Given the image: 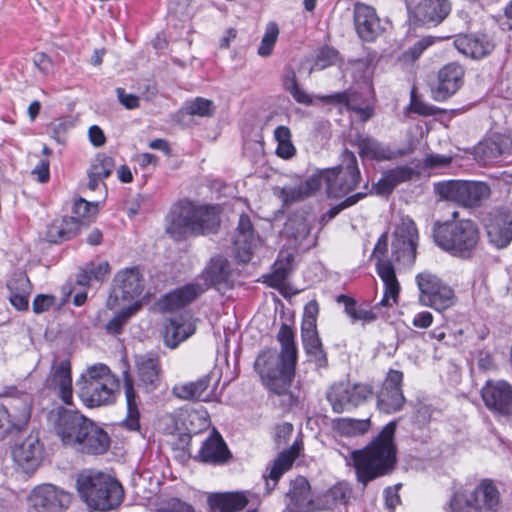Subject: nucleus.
<instances>
[{
  "mask_svg": "<svg viewBox=\"0 0 512 512\" xmlns=\"http://www.w3.org/2000/svg\"><path fill=\"white\" fill-rule=\"evenodd\" d=\"M433 236L435 243L444 251L468 259L478 246L480 231L473 220L461 219L435 224Z\"/></svg>",
  "mask_w": 512,
  "mask_h": 512,
  "instance_id": "6",
  "label": "nucleus"
},
{
  "mask_svg": "<svg viewBox=\"0 0 512 512\" xmlns=\"http://www.w3.org/2000/svg\"><path fill=\"white\" fill-rule=\"evenodd\" d=\"M138 380L147 391L154 390L160 381V363L155 354L139 355L135 359Z\"/></svg>",
  "mask_w": 512,
  "mask_h": 512,
  "instance_id": "30",
  "label": "nucleus"
},
{
  "mask_svg": "<svg viewBox=\"0 0 512 512\" xmlns=\"http://www.w3.org/2000/svg\"><path fill=\"white\" fill-rule=\"evenodd\" d=\"M31 416V397L21 393L14 398L10 407L0 404V439L14 431H20L28 423Z\"/></svg>",
  "mask_w": 512,
  "mask_h": 512,
  "instance_id": "15",
  "label": "nucleus"
},
{
  "mask_svg": "<svg viewBox=\"0 0 512 512\" xmlns=\"http://www.w3.org/2000/svg\"><path fill=\"white\" fill-rule=\"evenodd\" d=\"M140 307L141 304L139 302H134L127 308L122 309L106 324V331L110 334H119L124 324L140 309Z\"/></svg>",
  "mask_w": 512,
  "mask_h": 512,
  "instance_id": "49",
  "label": "nucleus"
},
{
  "mask_svg": "<svg viewBox=\"0 0 512 512\" xmlns=\"http://www.w3.org/2000/svg\"><path fill=\"white\" fill-rule=\"evenodd\" d=\"M123 382L127 404V416L123 420V425L129 430L136 431L140 427L138 401L133 386V379L127 371L124 372Z\"/></svg>",
  "mask_w": 512,
  "mask_h": 512,
  "instance_id": "39",
  "label": "nucleus"
},
{
  "mask_svg": "<svg viewBox=\"0 0 512 512\" xmlns=\"http://www.w3.org/2000/svg\"><path fill=\"white\" fill-rule=\"evenodd\" d=\"M117 97L119 102L126 108V109H136L139 107L140 101L139 97L134 94H128L126 93L124 88H117L116 89Z\"/></svg>",
  "mask_w": 512,
  "mask_h": 512,
  "instance_id": "60",
  "label": "nucleus"
},
{
  "mask_svg": "<svg viewBox=\"0 0 512 512\" xmlns=\"http://www.w3.org/2000/svg\"><path fill=\"white\" fill-rule=\"evenodd\" d=\"M385 174L396 187L400 183L410 180L414 174V171L411 167L408 166H398L394 169L386 171Z\"/></svg>",
  "mask_w": 512,
  "mask_h": 512,
  "instance_id": "55",
  "label": "nucleus"
},
{
  "mask_svg": "<svg viewBox=\"0 0 512 512\" xmlns=\"http://www.w3.org/2000/svg\"><path fill=\"white\" fill-rule=\"evenodd\" d=\"M507 148V140L500 134H492L480 141L474 148L475 156L487 163L504 153Z\"/></svg>",
  "mask_w": 512,
  "mask_h": 512,
  "instance_id": "40",
  "label": "nucleus"
},
{
  "mask_svg": "<svg viewBox=\"0 0 512 512\" xmlns=\"http://www.w3.org/2000/svg\"><path fill=\"white\" fill-rule=\"evenodd\" d=\"M488 409L501 415H512V386L504 381H487L481 390Z\"/></svg>",
  "mask_w": 512,
  "mask_h": 512,
  "instance_id": "18",
  "label": "nucleus"
},
{
  "mask_svg": "<svg viewBox=\"0 0 512 512\" xmlns=\"http://www.w3.org/2000/svg\"><path fill=\"white\" fill-rule=\"evenodd\" d=\"M454 46L460 53L473 59H481L494 49V44L486 35H459L454 40Z\"/></svg>",
  "mask_w": 512,
  "mask_h": 512,
  "instance_id": "31",
  "label": "nucleus"
},
{
  "mask_svg": "<svg viewBox=\"0 0 512 512\" xmlns=\"http://www.w3.org/2000/svg\"><path fill=\"white\" fill-rule=\"evenodd\" d=\"M116 280L118 282L117 288L114 289L116 299L122 298L130 301L139 297L143 292L144 280L136 267L118 272Z\"/></svg>",
  "mask_w": 512,
  "mask_h": 512,
  "instance_id": "28",
  "label": "nucleus"
},
{
  "mask_svg": "<svg viewBox=\"0 0 512 512\" xmlns=\"http://www.w3.org/2000/svg\"><path fill=\"white\" fill-rule=\"evenodd\" d=\"M351 496V489L346 483L339 482L324 494V509H331L337 504H345Z\"/></svg>",
  "mask_w": 512,
  "mask_h": 512,
  "instance_id": "48",
  "label": "nucleus"
},
{
  "mask_svg": "<svg viewBox=\"0 0 512 512\" xmlns=\"http://www.w3.org/2000/svg\"><path fill=\"white\" fill-rule=\"evenodd\" d=\"M301 338L303 347L318 367H325L327 365V356L323 349L321 339L319 337L317 327L308 325V327H301Z\"/></svg>",
  "mask_w": 512,
  "mask_h": 512,
  "instance_id": "34",
  "label": "nucleus"
},
{
  "mask_svg": "<svg viewBox=\"0 0 512 512\" xmlns=\"http://www.w3.org/2000/svg\"><path fill=\"white\" fill-rule=\"evenodd\" d=\"M211 377L205 375L195 382L181 383L173 387L172 393L179 399L183 400H201L207 401L209 394L206 393L210 385Z\"/></svg>",
  "mask_w": 512,
  "mask_h": 512,
  "instance_id": "36",
  "label": "nucleus"
},
{
  "mask_svg": "<svg viewBox=\"0 0 512 512\" xmlns=\"http://www.w3.org/2000/svg\"><path fill=\"white\" fill-rule=\"evenodd\" d=\"M55 300L52 295L39 294L33 300L32 309L34 313L41 314L48 311L55 304Z\"/></svg>",
  "mask_w": 512,
  "mask_h": 512,
  "instance_id": "56",
  "label": "nucleus"
},
{
  "mask_svg": "<svg viewBox=\"0 0 512 512\" xmlns=\"http://www.w3.org/2000/svg\"><path fill=\"white\" fill-rule=\"evenodd\" d=\"M358 153L362 159L374 161L392 160L404 155V151H393L389 146L370 136H357L354 140Z\"/></svg>",
  "mask_w": 512,
  "mask_h": 512,
  "instance_id": "25",
  "label": "nucleus"
},
{
  "mask_svg": "<svg viewBox=\"0 0 512 512\" xmlns=\"http://www.w3.org/2000/svg\"><path fill=\"white\" fill-rule=\"evenodd\" d=\"M373 395V389L368 384L338 382L331 385L326 392V399L333 412L351 411L363 404Z\"/></svg>",
  "mask_w": 512,
  "mask_h": 512,
  "instance_id": "12",
  "label": "nucleus"
},
{
  "mask_svg": "<svg viewBox=\"0 0 512 512\" xmlns=\"http://www.w3.org/2000/svg\"><path fill=\"white\" fill-rule=\"evenodd\" d=\"M44 455L43 445L36 434L28 435L15 444L12 449L14 462L25 472H34L40 465Z\"/></svg>",
  "mask_w": 512,
  "mask_h": 512,
  "instance_id": "19",
  "label": "nucleus"
},
{
  "mask_svg": "<svg viewBox=\"0 0 512 512\" xmlns=\"http://www.w3.org/2000/svg\"><path fill=\"white\" fill-rule=\"evenodd\" d=\"M230 275L229 262L223 257L212 258L203 272L206 285L220 289L226 285Z\"/></svg>",
  "mask_w": 512,
  "mask_h": 512,
  "instance_id": "41",
  "label": "nucleus"
},
{
  "mask_svg": "<svg viewBox=\"0 0 512 512\" xmlns=\"http://www.w3.org/2000/svg\"><path fill=\"white\" fill-rule=\"evenodd\" d=\"M294 337L293 329L285 323L282 324L277 334L281 352L271 349L263 351L254 364L264 386L279 398V405L283 408L297 404V397L290 390L297 362Z\"/></svg>",
  "mask_w": 512,
  "mask_h": 512,
  "instance_id": "2",
  "label": "nucleus"
},
{
  "mask_svg": "<svg viewBox=\"0 0 512 512\" xmlns=\"http://www.w3.org/2000/svg\"><path fill=\"white\" fill-rule=\"evenodd\" d=\"M76 487L80 498L94 510H112L124 498L123 488L116 479L95 470L81 471L76 478Z\"/></svg>",
  "mask_w": 512,
  "mask_h": 512,
  "instance_id": "5",
  "label": "nucleus"
},
{
  "mask_svg": "<svg viewBox=\"0 0 512 512\" xmlns=\"http://www.w3.org/2000/svg\"><path fill=\"white\" fill-rule=\"evenodd\" d=\"M109 446L110 437L107 432L90 420L73 448L82 453L96 455L106 452Z\"/></svg>",
  "mask_w": 512,
  "mask_h": 512,
  "instance_id": "23",
  "label": "nucleus"
},
{
  "mask_svg": "<svg viewBox=\"0 0 512 512\" xmlns=\"http://www.w3.org/2000/svg\"><path fill=\"white\" fill-rule=\"evenodd\" d=\"M419 303L436 311H444L455 303L453 289L437 275L424 271L416 275Z\"/></svg>",
  "mask_w": 512,
  "mask_h": 512,
  "instance_id": "10",
  "label": "nucleus"
},
{
  "mask_svg": "<svg viewBox=\"0 0 512 512\" xmlns=\"http://www.w3.org/2000/svg\"><path fill=\"white\" fill-rule=\"evenodd\" d=\"M158 512H196L194 508L179 499L170 500L166 506L161 507Z\"/></svg>",
  "mask_w": 512,
  "mask_h": 512,
  "instance_id": "62",
  "label": "nucleus"
},
{
  "mask_svg": "<svg viewBox=\"0 0 512 512\" xmlns=\"http://www.w3.org/2000/svg\"><path fill=\"white\" fill-rule=\"evenodd\" d=\"M205 290L206 287L200 284H186L165 296V307L169 310L181 308L192 302Z\"/></svg>",
  "mask_w": 512,
  "mask_h": 512,
  "instance_id": "38",
  "label": "nucleus"
},
{
  "mask_svg": "<svg viewBox=\"0 0 512 512\" xmlns=\"http://www.w3.org/2000/svg\"><path fill=\"white\" fill-rule=\"evenodd\" d=\"M365 196L364 193H356L354 195H351L347 197L343 202H341L338 206H335L331 208L324 217H328L329 220L334 218L342 209L350 207L357 203L360 199H362Z\"/></svg>",
  "mask_w": 512,
  "mask_h": 512,
  "instance_id": "59",
  "label": "nucleus"
},
{
  "mask_svg": "<svg viewBox=\"0 0 512 512\" xmlns=\"http://www.w3.org/2000/svg\"><path fill=\"white\" fill-rule=\"evenodd\" d=\"M220 212L216 206L197 205L183 200L175 203L166 216V233L176 241L216 233Z\"/></svg>",
  "mask_w": 512,
  "mask_h": 512,
  "instance_id": "4",
  "label": "nucleus"
},
{
  "mask_svg": "<svg viewBox=\"0 0 512 512\" xmlns=\"http://www.w3.org/2000/svg\"><path fill=\"white\" fill-rule=\"evenodd\" d=\"M441 198L451 200L465 207H478L490 195V187L484 182L448 181L437 185Z\"/></svg>",
  "mask_w": 512,
  "mask_h": 512,
  "instance_id": "13",
  "label": "nucleus"
},
{
  "mask_svg": "<svg viewBox=\"0 0 512 512\" xmlns=\"http://www.w3.org/2000/svg\"><path fill=\"white\" fill-rule=\"evenodd\" d=\"M293 255L291 253H280L278 259L273 265V271L268 276V284L271 287H280L287 279L292 270Z\"/></svg>",
  "mask_w": 512,
  "mask_h": 512,
  "instance_id": "46",
  "label": "nucleus"
},
{
  "mask_svg": "<svg viewBox=\"0 0 512 512\" xmlns=\"http://www.w3.org/2000/svg\"><path fill=\"white\" fill-rule=\"evenodd\" d=\"M208 504L213 511L238 512L246 507L248 499L241 492L215 493L208 497Z\"/></svg>",
  "mask_w": 512,
  "mask_h": 512,
  "instance_id": "35",
  "label": "nucleus"
},
{
  "mask_svg": "<svg viewBox=\"0 0 512 512\" xmlns=\"http://www.w3.org/2000/svg\"><path fill=\"white\" fill-rule=\"evenodd\" d=\"M48 421L62 444L73 448L90 419L77 411L56 407L49 412Z\"/></svg>",
  "mask_w": 512,
  "mask_h": 512,
  "instance_id": "11",
  "label": "nucleus"
},
{
  "mask_svg": "<svg viewBox=\"0 0 512 512\" xmlns=\"http://www.w3.org/2000/svg\"><path fill=\"white\" fill-rule=\"evenodd\" d=\"M327 185V192L332 197H342L351 192L360 181V171L355 154L344 150L341 164L324 172L322 176Z\"/></svg>",
  "mask_w": 512,
  "mask_h": 512,
  "instance_id": "9",
  "label": "nucleus"
},
{
  "mask_svg": "<svg viewBox=\"0 0 512 512\" xmlns=\"http://www.w3.org/2000/svg\"><path fill=\"white\" fill-rule=\"evenodd\" d=\"M33 63L42 74H49L53 70V62L51 58L43 52L36 53Z\"/></svg>",
  "mask_w": 512,
  "mask_h": 512,
  "instance_id": "61",
  "label": "nucleus"
},
{
  "mask_svg": "<svg viewBox=\"0 0 512 512\" xmlns=\"http://www.w3.org/2000/svg\"><path fill=\"white\" fill-rule=\"evenodd\" d=\"M325 103H339L345 104L348 109L355 111L362 121L369 120L373 115V108L370 104L360 106L357 103V94H348L346 92H339L330 95L319 97Z\"/></svg>",
  "mask_w": 512,
  "mask_h": 512,
  "instance_id": "43",
  "label": "nucleus"
},
{
  "mask_svg": "<svg viewBox=\"0 0 512 512\" xmlns=\"http://www.w3.org/2000/svg\"><path fill=\"white\" fill-rule=\"evenodd\" d=\"M395 186L384 173L383 176L373 185V191L380 196H388L392 193Z\"/></svg>",
  "mask_w": 512,
  "mask_h": 512,
  "instance_id": "64",
  "label": "nucleus"
},
{
  "mask_svg": "<svg viewBox=\"0 0 512 512\" xmlns=\"http://www.w3.org/2000/svg\"><path fill=\"white\" fill-rule=\"evenodd\" d=\"M318 311V304L315 301L309 302L304 309L301 327H308V325L317 327Z\"/></svg>",
  "mask_w": 512,
  "mask_h": 512,
  "instance_id": "57",
  "label": "nucleus"
},
{
  "mask_svg": "<svg viewBox=\"0 0 512 512\" xmlns=\"http://www.w3.org/2000/svg\"><path fill=\"white\" fill-rule=\"evenodd\" d=\"M195 329L193 318L188 312L175 315L165 327V344L170 348H175L179 343L194 334Z\"/></svg>",
  "mask_w": 512,
  "mask_h": 512,
  "instance_id": "26",
  "label": "nucleus"
},
{
  "mask_svg": "<svg viewBox=\"0 0 512 512\" xmlns=\"http://www.w3.org/2000/svg\"><path fill=\"white\" fill-rule=\"evenodd\" d=\"M97 205L86 201L83 198L75 200L73 205V213L76 219H78L80 226L85 220H89L97 214Z\"/></svg>",
  "mask_w": 512,
  "mask_h": 512,
  "instance_id": "52",
  "label": "nucleus"
},
{
  "mask_svg": "<svg viewBox=\"0 0 512 512\" xmlns=\"http://www.w3.org/2000/svg\"><path fill=\"white\" fill-rule=\"evenodd\" d=\"M403 373L390 370L377 394V407L380 411L391 414L403 408L405 397L402 392Z\"/></svg>",
  "mask_w": 512,
  "mask_h": 512,
  "instance_id": "16",
  "label": "nucleus"
},
{
  "mask_svg": "<svg viewBox=\"0 0 512 512\" xmlns=\"http://www.w3.org/2000/svg\"><path fill=\"white\" fill-rule=\"evenodd\" d=\"M370 426V419L338 418L333 423L336 432L347 437L363 435Z\"/></svg>",
  "mask_w": 512,
  "mask_h": 512,
  "instance_id": "45",
  "label": "nucleus"
},
{
  "mask_svg": "<svg viewBox=\"0 0 512 512\" xmlns=\"http://www.w3.org/2000/svg\"><path fill=\"white\" fill-rule=\"evenodd\" d=\"M321 186V178L318 176L309 177L307 180L275 188V195L285 205L303 201L315 193Z\"/></svg>",
  "mask_w": 512,
  "mask_h": 512,
  "instance_id": "27",
  "label": "nucleus"
},
{
  "mask_svg": "<svg viewBox=\"0 0 512 512\" xmlns=\"http://www.w3.org/2000/svg\"><path fill=\"white\" fill-rule=\"evenodd\" d=\"M78 395L87 407H99L115 402L119 381L110 368L102 363L87 367L77 381Z\"/></svg>",
  "mask_w": 512,
  "mask_h": 512,
  "instance_id": "7",
  "label": "nucleus"
},
{
  "mask_svg": "<svg viewBox=\"0 0 512 512\" xmlns=\"http://www.w3.org/2000/svg\"><path fill=\"white\" fill-rule=\"evenodd\" d=\"M287 496L297 512H312L314 510L310 484L305 477L299 476L291 482Z\"/></svg>",
  "mask_w": 512,
  "mask_h": 512,
  "instance_id": "33",
  "label": "nucleus"
},
{
  "mask_svg": "<svg viewBox=\"0 0 512 512\" xmlns=\"http://www.w3.org/2000/svg\"><path fill=\"white\" fill-rule=\"evenodd\" d=\"M396 426L395 421L389 422L368 446L351 451L350 458L357 480L363 487L393 470L396 463V447L393 441Z\"/></svg>",
  "mask_w": 512,
  "mask_h": 512,
  "instance_id": "3",
  "label": "nucleus"
},
{
  "mask_svg": "<svg viewBox=\"0 0 512 512\" xmlns=\"http://www.w3.org/2000/svg\"><path fill=\"white\" fill-rule=\"evenodd\" d=\"M87 267L88 273L92 276L93 280L95 281H103L110 271V266L106 261L101 262L97 265L92 263Z\"/></svg>",
  "mask_w": 512,
  "mask_h": 512,
  "instance_id": "63",
  "label": "nucleus"
},
{
  "mask_svg": "<svg viewBox=\"0 0 512 512\" xmlns=\"http://www.w3.org/2000/svg\"><path fill=\"white\" fill-rule=\"evenodd\" d=\"M500 494L490 480H483L474 490H459L450 502V512H497L500 508Z\"/></svg>",
  "mask_w": 512,
  "mask_h": 512,
  "instance_id": "8",
  "label": "nucleus"
},
{
  "mask_svg": "<svg viewBox=\"0 0 512 512\" xmlns=\"http://www.w3.org/2000/svg\"><path fill=\"white\" fill-rule=\"evenodd\" d=\"M410 19L415 23L428 26L440 24L450 13L449 0H421L416 6L413 0H405Z\"/></svg>",
  "mask_w": 512,
  "mask_h": 512,
  "instance_id": "17",
  "label": "nucleus"
},
{
  "mask_svg": "<svg viewBox=\"0 0 512 512\" xmlns=\"http://www.w3.org/2000/svg\"><path fill=\"white\" fill-rule=\"evenodd\" d=\"M115 162L112 157L105 154H98L88 170V188L95 190L100 182L109 177L113 171Z\"/></svg>",
  "mask_w": 512,
  "mask_h": 512,
  "instance_id": "44",
  "label": "nucleus"
},
{
  "mask_svg": "<svg viewBox=\"0 0 512 512\" xmlns=\"http://www.w3.org/2000/svg\"><path fill=\"white\" fill-rule=\"evenodd\" d=\"M230 453L219 434L209 436L202 444L199 457L206 463L224 462Z\"/></svg>",
  "mask_w": 512,
  "mask_h": 512,
  "instance_id": "42",
  "label": "nucleus"
},
{
  "mask_svg": "<svg viewBox=\"0 0 512 512\" xmlns=\"http://www.w3.org/2000/svg\"><path fill=\"white\" fill-rule=\"evenodd\" d=\"M484 226L487 237L492 245L501 249L512 241V212L497 210L485 219Z\"/></svg>",
  "mask_w": 512,
  "mask_h": 512,
  "instance_id": "20",
  "label": "nucleus"
},
{
  "mask_svg": "<svg viewBox=\"0 0 512 512\" xmlns=\"http://www.w3.org/2000/svg\"><path fill=\"white\" fill-rule=\"evenodd\" d=\"M464 69L456 64L449 63L438 71L437 82L432 88L433 98L444 101L454 95L462 86Z\"/></svg>",
  "mask_w": 512,
  "mask_h": 512,
  "instance_id": "21",
  "label": "nucleus"
},
{
  "mask_svg": "<svg viewBox=\"0 0 512 512\" xmlns=\"http://www.w3.org/2000/svg\"><path fill=\"white\" fill-rule=\"evenodd\" d=\"M300 449V444L295 442L289 450L281 452L273 461V464L269 468V474L264 475L269 491L274 489L280 477L291 468L293 462L299 455Z\"/></svg>",
  "mask_w": 512,
  "mask_h": 512,
  "instance_id": "32",
  "label": "nucleus"
},
{
  "mask_svg": "<svg viewBox=\"0 0 512 512\" xmlns=\"http://www.w3.org/2000/svg\"><path fill=\"white\" fill-rule=\"evenodd\" d=\"M353 18L356 32L362 40L371 42L381 34L380 19L372 6L357 2L354 5Z\"/></svg>",
  "mask_w": 512,
  "mask_h": 512,
  "instance_id": "22",
  "label": "nucleus"
},
{
  "mask_svg": "<svg viewBox=\"0 0 512 512\" xmlns=\"http://www.w3.org/2000/svg\"><path fill=\"white\" fill-rule=\"evenodd\" d=\"M418 245V230L414 221L408 217L401 218L396 225L391 243V256L388 252V234L383 233L373 250V257L377 260L376 270L384 283V295L380 301L381 306H392L397 303L400 284L397 280L393 263L403 267H410L416 259Z\"/></svg>",
  "mask_w": 512,
  "mask_h": 512,
  "instance_id": "1",
  "label": "nucleus"
},
{
  "mask_svg": "<svg viewBox=\"0 0 512 512\" xmlns=\"http://www.w3.org/2000/svg\"><path fill=\"white\" fill-rule=\"evenodd\" d=\"M80 223L75 217L54 220L47 229L46 237L51 243H60L77 235Z\"/></svg>",
  "mask_w": 512,
  "mask_h": 512,
  "instance_id": "37",
  "label": "nucleus"
},
{
  "mask_svg": "<svg viewBox=\"0 0 512 512\" xmlns=\"http://www.w3.org/2000/svg\"><path fill=\"white\" fill-rule=\"evenodd\" d=\"M7 288L10 293L14 294H30L32 290L29 278L22 273L15 275L9 280Z\"/></svg>",
  "mask_w": 512,
  "mask_h": 512,
  "instance_id": "53",
  "label": "nucleus"
},
{
  "mask_svg": "<svg viewBox=\"0 0 512 512\" xmlns=\"http://www.w3.org/2000/svg\"><path fill=\"white\" fill-rule=\"evenodd\" d=\"M47 386L55 392L59 398L67 405L72 404V377L70 362L63 360L52 370L47 379Z\"/></svg>",
  "mask_w": 512,
  "mask_h": 512,
  "instance_id": "24",
  "label": "nucleus"
},
{
  "mask_svg": "<svg viewBox=\"0 0 512 512\" xmlns=\"http://www.w3.org/2000/svg\"><path fill=\"white\" fill-rule=\"evenodd\" d=\"M339 58V53L336 49L331 47L322 48L316 58L315 66L319 69H324L330 65H334Z\"/></svg>",
  "mask_w": 512,
  "mask_h": 512,
  "instance_id": "54",
  "label": "nucleus"
},
{
  "mask_svg": "<svg viewBox=\"0 0 512 512\" xmlns=\"http://www.w3.org/2000/svg\"><path fill=\"white\" fill-rule=\"evenodd\" d=\"M279 35V29L276 23L269 22L266 26L265 33L258 48V54L262 57L269 56L274 48Z\"/></svg>",
  "mask_w": 512,
  "mask_h": 512,
  "instance_id": "51",
  "label": "nucleus"
},
{
  "mask_svg": "<svg viewBox=\"0 0 512 512\" xmlns=\"http://www.w3.org/2000/svg\"><path fill=\"white\" fill-rule=\"evenodd\" d=\"M187 114L200 117H210L215 111L213 101L203 97H196L185 105Z\"/></svg>",
  "mask_w": 512,
  "mask_h": 512,
  "instance_id": "50",
  "label": "nucleus"
},
{
  "mask_svg": "<svg viewBox=\"0 0 512 512\" xmlns=\"http://www.w3.org/2000/svg\"><path fill=\"white\" fill-rule=\"evenodd\" d=\"M72 502V495L51 484L34 488L29 497V512H63Z\"/></svg>",
  "mask_w": 512,
  "mask_h": 512,
  "instance_id": "14",
  "label": "nucleus"
},
{
  "mask_svg": "<svg viewBox=\"0 0 512 512\" xmlns=\"http://www.w3.org/2000/svg\"><path fill=\"white\" fill-rule=\"evenodd\" d=\"M433 44L432 37H424L417 41L411 48H409L405 52V56L411 58L412 60H416L420 57L425 49Z\"/></svg>",
  "mask_w": 512,
  "mask_h": 512,
  "instance_id": "58",
  "label": "nucleus"
},
{
  "mask_svg": "<svg viewBox=\"0 0 512 512\" xmlns=\"http://www.w3.org/2000/svg\"><path fill=\"white\" fill-rule=\"evenodd\" d=\"M311 226L312 219L309 215H293L285 224V232L301 243L309 236Z\"/></svg>",
  "mask_w": 512,
  "mask_h": 512,
  "instance_id": "47",
  "label": "nucleus"
},
{
  "mask_svg": "<svg viewBox=\"0 0 512 512\" xmlns=\"http://www.w3.org/2000/svg\"><path fill=\"white\" fill-rule=\"evenodd\" d=\"M256 242L250 218L247 215H241L234 241L235 254L239 262L247 263L250 261Z\"/></svg>",
  "mask_w": 512,
  "mask_h": 512,
  "instance_id": "29",
  "label": "nucleus"
}]
</instances>
